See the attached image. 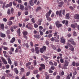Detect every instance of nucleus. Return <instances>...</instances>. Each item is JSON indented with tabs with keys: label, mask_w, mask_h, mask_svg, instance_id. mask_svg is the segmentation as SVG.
<instances>
[{
	"label": "nucleus",
	"mask_w": 79,
	"mask_h": 79,
	"mask_svg": "<svg viewBox=\"0 0 79 79\" xmlns=\"http://www.w3.org/2000/svg\"><path fill=\"white\" fill-rule=\"evenodd\" d=\"M68 42V43L67 44V45L70 48V50H71L72 51H74V47L71 45H76V42H74V41L71 40H69Z\"/></svg>",
	"instance_id": "obj_1"
},
{
	"label": "nucleus",
	"mask_w": 79,
	"mask_h": 79,
	"mask_svg": "<svg viewBox=\"0 0 79 79\" xmlns=\"http://www.w3.org/2000/svg\"><path fill=\"white\" fill-rule=\"evenodd\" d=\"M62 11L63 15H65V10H61L59 11L57 10L56 12V15H59L60 17H62Z\"/></svg>",
	"instance_id": "obj_2"
},
{
	"label": "nucleus",
	"mask_w": 79,
	"mask_h": 79,
	"mask_svg": "<svg viewBox=\"0 0 79 79\" xmlns=\"http://www.w3.org/2000/svg\"><path fill=\"white\" fill-rule=\"evenodd\" d=\"M40 67L39 68V69L40 71H41L42 69H45V65L44 64H41L40 65Z\"/></svg>",
	"instance_id": "obj_3"
},
{
	"label": "nucleus",
	"mask_w": 79,
	"mask_h": 79,
	"mask_svg": "<svg viewBox=\"0 0 79 79\" xmlns=\"http://www.w3.org/2000/svg\"><path fill=\"white\" fill-rule=\"evenodd\" d=\"M64 64V68L66 69H67V66H68V64H69V62L67 60H65Z\"/></svg>",
	"instance_id": "obj_4"
},
{
	"label": "nucleus",
	"mask_w": 79,
	"mask_h": 79,
	"mask_svg": "<svg viewBox=\"0 0 79 79\" xmlns=\"http://www.w3.org/2000/svg\"><path fill=\"white\" fill-rule=\"evenodd\" d=\"M56 26L58 28H59V27H62V24H60V22L58 21L56 23Z\"/></svg>",
	"instance_id": "obj_5"
},
{
	"label": "nucleus",
	"mask_w": 79,
	"mask_h": 79,
	"mask_svg": "<svg viewBox=\"0 0 79 79\" xmlns=\"http://www.w3.org/2000/svg\"><path fill=\"white\" fill-rule=\"evenodd\" d=\"M31 64V63L30 62H28L26 63V66L28 68L29 70L31 69V68H30V65Z\"/></svg>",
	"instance_id": "obj_6"
},
{
	"label": "nucleus",
	"mask_w": 79,
	"mask_h": 79,
	"mask_svg": "<svg viewBox=\"0 0 79 79\" xmlns=\"http://www.w3.org/2000/svg\"><path fill=\"white\" fill-rule=\"evenodd\" d=\"M52 13V10H50L48 12H47L46 14V18H47L48 17H49L50 16V14Z\"/></svg>",
	"instance_id": "obj_7"
},
{
	"label": "nucleus",
	"mask_w": 79,
	"mask_h": 79,
	"mask_svg": "<svg viewBox=\"0 0 79 79\" xmlns=\"http://www.w3.org/2000/svg\"><path fill=\"white\" fill-rule=\"evenodd\" d=\"M60 42L63 44H64L66 42L65 39L63 37H61L60 38Z\"/></svg>",
	"instance_id": "obj_8"
},
{
	"label": "nucleus",
	"mask_w": 79,
	"mask_h": 79,
	"mask_svg": "<svg viewBox=\"0 0 79 79\" xmlns=\"http://www.w3.org/2000/svg\"><path fill=\"white\" fill-rule=\"evenodd\" d=\"M73 17L75 19H79V14H75L74 16Z\"/></svg>",
	"instance_id": "obj_9"
},
{
	"label": "nucleus",
	"mask_w": 79,
	"mask_h": 79,
	"mask_svg": "<svg viewBox=\"0 0 79 79\" xmlns=\"http://www.w3.org/2000/svg\"><path fill=\"white\" fill-rule=\"evenodd\" d=\"M39 48L38 47H36L35 48V51L37 54H39Z\"/></svg>",
	"instance_id": "obj_10"
},
{
	"label": "nucleus",
	"mask_w": 79,
	"mask_h": 79,
	"mask_svg": "<svg viewBox=\"0 0 79 79\" xmlns=\"http://www.w3.org/2000/svg\"><path fill=\"white\" fill-rule=\"evenodd\" d=\"M29 4L30 6H33L34 4V0H31L29 2Z\"/></svg>",
	"instance_id": "obj_11"
},
{
	"label": "nucleus",
	"mask_w": 79,
	"mask_h": 79,
	"mask_svg": "<svg viewBox=\"0 0 79 79\" xmlns=\"http://www.w3.org/2000/svg\"><path fill=\"white\" fill-rule=\"evenodd\" d=\"M17 32L18 34V35L19 37H21V30L20 28H19L17 31Z\"/></svg>",
	"instance_id": "obj_12"
},
{
	"label": "nucleus",
	"mask_w": 79,
	"mask_h": 79,
	"mask_svg": "<svg viewBox=\"0 0 79 79\" xmlns=\"http://www.w3.org/2000/svg\"><path fill=\"white\" fill-rule=\"evenodd\" d=\"M1 59L2 60V62L4 63V64H7V62L6 61V60H5L4 58L2 57Z\"/></svg>",
	"instance_id": "obj_13"
},
{
	"label": "nucleus",
	"mask_w": 79,
	"mask_h": 79,
	"mask_svg": "<svg viewBox=\"0 0 79 79\" xmlns=\"http://www.w3.org/2000/svg\"><path fill=\"white\" fill-rule=\"evenodd\" d=\"M15 40H16V39H15V37H14L12 38L11 40H10V43H11V44L12 43H13L14 42H15Z\"/></svg>",
	"instance_id": "obj_14"
},
{
	"label": "nucleus",
	"mask_w": 79,
	"mask_h": 79,
	"mask_svg": "<svg viewBox=\"0 0 79 79\" xmlns=\"http://www.w3.org/2000/svg\"><path fill=\"white\" fill-rule=\"evenodd\" d=\"M40 10H42V7L41 6H39L37 7L35 11L37 12L39 11H40Z\"/></svg>",
	"instance_id": "obj_15"
},
{
	"label": "nucleus",
	"mask_w": 79,
	"mask_h": 79,
	"mask_svg": "<svg viewBox=\"0 0 79 79\" xmlns=\"http://www.w3.org/2000/svg\"><path fill=\"white\" fill-rule=\"evenodd\" d=\"M13 70L16 74H17L19 73V71H18V70L17 69V68H15Z\"/></svg>",
	"instance_id": "obj_16"
},
{
	"label": "nucleus",
	"mask_w": 79,
	"mask_h": 79,
	"mask_svg": "<svg viewBox=\"0 0 79 79\" xmlns=\"http://www.w3.org/2000/svg\"><path fill=\"white\" fill-rule=\"evenodd\" d=\"M65 18L67 19H69L70 18L69 17V13H67L66 15Z\"/></svg>",
	"instance_id": "obj_17"
},
{
	"label": "nucleus",
	"mask_w": 79,
	"mask_h": 79,
	"mask_svg": "<svg viewBox=\"0 0 79 79\" xmlns=\"http://www.w3.org/2000/svg\"><path fill=\"white\" fill-rule=\"evenodd\" d=\"M0 35L1 37H6V35H5V34H3V33H0Z\"/></svg>",
	"instance_id": "obj_18"
},
{
	"label": "nucleus",
	"mask_w": 79,
	"mask_h": 79,
	"mask_svg": "<svg viewBox=\"0 0 79 79\" xmlns=\"http://www.w3.org/2000/svg\"><path fill=\"white\" fill-rule=\"evenodd\" d=\"M34 37L36 39H40V36L39 35H34Z\"/></svg>",
	"instance_id": "obj_19"
},
{
	"label": "nucleus",
	"mask_w": 79,
	"mask_h": 79,
	"mask_svg": "<svg viewBox=\"0 0 79 79\" xmlns=\"http://www.w3.org/2000/svg\"><path fill=\"white\" fill-rule=\"evenodd\" d=\"M8 62L10 64H12V63L11 62V59H10V58L8 57Z\"/></svg>",
	"instance_id": "obj_20"
},
{
	"label": "nucleus",
	"mask_w": 79,
	"mask_h": 79,
	"mask_svg": "<svg viewBox=\"0 0 79 79\" xmlns=\"http://www.w3.org/2000/svg\"><path fill=\"white\" fill-rule=\"evenodd\" d=\"M70 26L72 27V28H73V29H75L76 28V25L74 24H71Z\"/></svg>",
	"instance_id": "obj_21"
},
{
	"label": "nucleus",
	"mask_w": 79,
	"mask_h": 79,
	"mask_svg": "<svg viewBox=\"0 0 79 79\" xmlns=\"http://www.w3.org/2000/svg\"><path fill=\"white\" fill-rule=\"evenodd\" d=\"M0 28H1L2 29H4V24H0Z\"/></svg>",
	"instance_id": "obj_22"
},
{
	"label": "nucleus",
	"mask_w": 79,
	"mask_h": 79,
	"mask_svg": "<svg viewBox=\"0 0 79 79\" xmlns=\"http://www.w3.org/2000/svg\"><path fill=\"white\" fill-rule=\"evenodd\" d=\"M6 34L7 35H9V34H10V30H8L6 32Z\"/></svg>",
	"instance_id": "obj_23"
},
{
	"label": "nucleus",
	"mask_w": 79,
	"mask_h": 79,
	"mask_svg": "<svg viewBox=\"0 0 79 79\" xmlns=\"http://www.w3.org/2000/svg\"><path fill=\"white\" fill-rule=\"evenodd\" d=\"M28 34V33H27V32L26 31H24L23 32V34L24 35H27Z\"/></svg>",
	"instance_id": "obj_24"
},
{
	"label": "nucleus",
	"mask_w": 79,
	"mask_h": 79,
	"mask_svg": "<svg viewBox=\"0 0 79 79\" xmlns=\"http://www.w3.org/2000/svg\"><path fill=\"white\" fill-rule=\"evenodd\" d=\"M24 6H23L21 5L20 6L19 8L20 10H24Z\"/></svg>",
	"instance_id": "obj_25"
},
{
	"label": "nucleus",
	"mask_w": 79,
	"mask_h": 79,
	"mask_svg": "<svg viewBox=\"0 0 79 79\" xmlns=\"http://www.w3.org/2000/svg\"><path fill=\"white\" fill-rule=\"evenodd\" d=\"M14 64L15 66H18V62L16 61H15Z\"/></svg>",
	"instance_id": "obj_26"
},
{
	"label": "nucleus",
	"mask_w": 79,
	"mask_h": 79,
	"mask_svg": "<svg viewBox=\"0 0 79 79\" xmlns=\"http://www.w3.org/2000/svg\"><path fill=\"white\" fill-rule=\"evenodd\" d=\"M10 13L11 14H13L14 13V9L13 8H12L10 10Z\"/></svg>",
	"instance_id": "obj_27"
},
{
	"label": "nucleus",
	"mask_w": 79,
	"mask_h": 79,
	"mask_svg": "<svg viewBox=\"0 0 79 79\" xmlns=\"http://www.w3.org/2000/svg\"><path fill=\"white\" fill-rule=\"evenodd\" d=\"M5 5H6V2H4L3 3V5H2V8L4 10H5Z\"/></svg>",
	"instance_id": "obj_28"
},
{
	"label": "nucleus",
	"mask_w": 79,
	"mask_h": 79,
	"mask_svg": "<svg viewBox=\"0 0 79 79\" xmlns=\"http://www.w3.org/2000/svg\"><path fill=\"white\" fill-rule=\"evenodd\" d=\"M12 22L11 21H9L8 22V24L9 26H11L12 24Z\"/></svg>",
	"instance_id": "obj_29"
},
{
	"label": "nucleus",
	"mask_w": 79,
	"mask_h": 79,
	"mask_svg": "<svg viewBox=\"0 0 79 79\" xmlns=\"http://www.w3.org/2000/svg\"><path fill=\"white\" fill-rule=\"evenodd\" d=\"M40 33V35H44V32L42 31L41 30H40L39 31Z\"/></svg>",
	"instance_id": "obj_30"
},
{
	"label": "nucleus",
	"mask_w": 79,
	"mask_h": 79,
	"mask_svg": "<svg viewBox=\"0 0 79 79\" xmlns=\"http://www.w3.org/2000/svg\"><path fill=\"white\" fill-rule=\"evenodd\" d=\"M25 45L26 47L27 48H29V44H28V43H27L26 44L24 43L23 45Z\"/></svg>",
	"instance_id": "obj_31"
},
{
	"label": "nucleus",
	"mask_w": 79,
	"mask_h": 79,
	"mask_svg": "<svg viewBox=\"0 0 79 79\" xmlns=\"http://www.w3.org/2000/svg\"><path fill=\"white\" fill-rule=\"evenodd\" d=\"M40 51L41 53H44V49L43 48H40Z\"/></svg>",
	"instance_id": "obj_32"
},
{
	"label": "nucleus",
	"mask_w": 79,
	"mask_h": 79,
	"mask_svg": "<svg viewBox=\"0 0 79 79\" xmlns=\"http://www.w3.org/2000/svg\"><path fill=\"white\" fill-rule=\"evenodd\" d=\"M34 27L35 28H37V27H39V25L36 24V23H35L34 24Z\"/></svg>",
	"instance_id": "obj_33"
},
{
	"label": "nucleus",
	"mask_w": 79,
	"mask_h": 79,
	"mask_svg": "<svg viewBox=\"0 0 79 79\" xmlns=\"http://www.w3.org/2000/svg\"><path fill=\"white\" fill-rule=\"evenodd\" d=\"M34 66H36L37 65V61L36 60H34L33 62Z\"/></svg>",
	"instance_id": "obj_34"
},
{
	"label": "nucleus",
	"mask_w": 79,
	"mask_h": 79,
	"mask_svg": "<svg viewBox=\"0 0 79 79\" xmlns=\"http://www.w3.org/2000/svg\"><path fill=\"white\" fill-rule=\"evenodd\" d=\"M38 72H39V71H38V70H35L34 72V73L35 74H37V73H38Z\"/></svg>",
	"instance_id": "obj_35"
},
{
	"label": "nucleus",
	"mask_w": 79,
	"mask_h": 79,
	"mask_svg": "<svg viewBox=\"0 0 79 79\" xmlns=\"http://www.w3.org/2000/svg\"><path fill=\"white\" fill-rule=\"evenodd\" d=\"M46 18H47V20H48V21H52V18L50 17H46Z\"/></svg>",
	"instance_id": "obj_36"
},
{
	"label": "nucleus",
	"mask_w": 79,
	"mask_h": 79,
	"mask_svg": "<svg viewBox=\"0 0 79 79\" xmlns=\"http://www.w3.org/2000/svg\"><path fill=\"white\" fill-rule=\"evenodd\" d=\"M60 61L61 63H63L64 62V59L61 58L60 60Z\"/></svg>",
	"instance_id": "obj_37"
},
{
	"label": "nucleus",
	"mask_w": 79,
	"mask_h": 79,
	"mask_svg": "<svg viewBox=\"0 0 79 79\" xmlns=\"http://www.w3.org/2000/svg\"><path fill=\"white\" fill-rule=\"evenodd\" d=\"M56 50L58 52H60L61 51V48H58L57 49H56Z\"/></svg>",
	"instance_id": "obj_38"
},
{
	"label": "nucleus",
	"mask_w": 79,
	"mask_h": 79,
	"mask_svg": "<svg viewBox=\"0 0 79 79\" xmlns=\"http://www.w3.org/2000/svg\"><path fill=\"white\" fill-rule=\"evenodd\" d=\"M16 2H18L19 3H22V1L21 0H15Z\"/></svg>",
	"instance_id": "obj_39"
},
{
	"label": "nucleus",
	"mask_w": 79,
	"mask_h": 79,
	"mask_svg": "<svg viewBox=\"0 0 79 79\" xmlns=\"http://www.w3.org/2000/svg\"><path fill=\"white\" fill-rule=\"evenodd\" d=\"M7 14H8V15H10V14H11V13H10V9L8 10Z\"/></svg>",
	"instance_id": "obj_40"
},
{
	"label": "nucleus",
	"mask_w": 79,
	"mask_h": 79,
	"mask_svg": "<svg viewBox=\"0 0 79 79\" xmlns=\"http://www.w3.org/2000/svg\"><path fill=\"white\" fill-rule=\"evenodd\" d=\"M43 57L45 58V60H48V57L45 56L44 55H43Z\"/></svg>",
	"instance_id": "obj_41"
},
{
	"label": "nucleus",
	"mask_w": 79,
	"mask_h": 79,
	"mask_svg": "<svg viewBox=\"0 0 79 79\" xmlns=\"http://www.w3.org/2000/svg\"><path fill=\"white\" fill-rule=\"evenodd\" d=\"M68 21L66 20V22H65V26H68Z\"/></svg>",
	"instance_id": "obj_42"
},
{
	"label": "nucleus",
	"mask_w": 79,
	"mask_h": 79,
	"mask_svg": "<svg viewBox=\"0 0 79 79\" xmlns=\"http://www.w3.org/2000/svg\"><path fill=\"white\" fill-rule=\"evenodd\" d=\"M76 63L75 62L73 61L72 62V65L73 66H76Z\"/></svg>",
	"instance_id": "obj_43"
},
{
	"label": "nucleus",
	"mask_w": 79,
	"mask_h": 79,
	"mask_svg": "<svg viewBox=\"0 0 79 79\" xmlns=\"http://www.w3.org/2000/svg\"><path fill=\"white\" fill-rule=\"evenodd\" d=\"M58 34V32L57 31H55V33H54V36L55 37V36H56V35H57V34Z\"/></svg>",
	"instance_id": "obj_44"
},
{
	"label": "nucleus",
	"mask_w": 79,
	"mask_h": 79,
	"mask_svg": "<svg viewBox=\"0 0 79 79\" xmlns=\"http://www.w3.org/2000/svg\"><path fill=\"white\" fill-rule=\"evenodd\" d=\"M10 30L12 32H13L14 31V30H13V27H11L10 28Z\"/></svg>",
	"instance_id": "obj_45"
},
{
	"label": "nucleus",
	"mask_w": 79,
	"mask_h": 79,
	"mask_svg": "<svg viewBox=\"0 0 79 79\" xmlns=\"http://www.w3.org/2000/svg\"><path fill=\"white\" fill-rule=\"evenodd\" d=\"M14 48L11 47L10 49V51L11 52H14Z\"/></svg>",
	"instance_id": "obj_46"
},
{
	"label": "nucleus",
	"mask_w": 79,
	"mask_h": 79,
	"mask_svg": "<svg viewBox=\"0 0 79 79\" xmlns=\"http://www.w3.org/2000/svg\"><path fill=\"white\" fill-rule=\"evenodd\" d=\"M31 20V22L32 23H35V22L34 21V18L32 19Z\"/></svg>",
	"instance_id": "obj_47"
},
{
	"label": "nucleus",
	"mask_w": 79,
	"mask_h": 79,
	"mask_svg": "<svg viewBox=\"0 0 79 79\" xmlns=\"http://www.w3.org/2000/svg\"><path fill=\"white\" fill-rule=\"evenodd\" d=\"M52 34H49V35H48V37H49V38H50V37H52Z\"/></svg>",
	"instance_id": "obj_48"
},
{
	"label": "nucleus",
	"mask_w": 79,
	"mask_h": 79,
	"mask_svg": "<svg viewBox=\"0 0 79 79\" xmlns=\"http://www.w3.org/2000/svg\"><path fill=\"white\" fill-rule=\"evenodd\" d=\"M49 64L51 66H53L54 65L53 63V62H52V61L49 62Z\"/></svg>",
	"instance_id": "obj_49"
},
{
	"label": "nucleus",
	"mask_w": 79,
	"mask_h": 79,
	"mask_svg": "<svg viewBox=\"0 0 79 79\" xmlns=\"http://www.w3.org/2000/svg\"><path fill=\"white\" fill-rule=\"evenodd\" d=\"M52 47L53 48V50H56V47H55V46H54L53 45H52Z\"/></svg>",
	"instance_id": "obj_50"
},
{
	"label": "nucleus",
	"mask_w": 79,
	"mask_h": 79,
	"mask_svg": "<svg viewBox=\"0 0 79 79\" xmlns=\"http://www.w3.org/2000/svg\"><path fill=\"white\" fill-rule=\"evenodd\" d=\"M69 8L71 10H74V8L72 6H70L69 7Z\"/></svg>",
	"instance_id": "obj_51"
},
{
	"label": "nucleus",
	"mask_w": 79,
	"mask_h": 79,
	"mask_svg": "<svg viewBox=\"0 0 79 79\" xmlns=\"http://www.w3.org/2000/svg\"><path fill=\"white\" fill-rule=\"evenodd\" d=\"M24 14H25V15H28V14H29V12L27 11H25L24 12Z\"/></svg>",
	"instance_id": "obj_52"
},
{
	"label": "nucleus",
	"mask_w": 79,
	"mask_h": 79,
	"mask_svg": "<svg viewBox=\"0 0 79 79\" xmlns=\"http://www.w3.org/2000/svg\"><path fill=\"white\" fill-rule=\"evenodd\" d=\"M15 19V17H11L10 18V20H13Z\"/></svg>",
	"instance_id": "obj_53"
},
{
	"label": "nucleus",
	"mask_w": 79,
	"mask_h": 79,
	"mask_svg": "<svg viewBox=\"0 0 79 79\" xmlns=\"http://www.w3.org/2000/svg\"><path fill=\"white\" fill-rule=\"evenodd\" d=\"M3 49L4 50H8V48L7 47H5Z\"/></svg>",
	"instance_id": "obj_54"
},
{
	"label": "nucleus",
	"mask_w": 79,
	"mask_h": 79,
	"mask_svg": "<svg viewBox=\"0 0 79 79\" xmlns=\"http://www.w3.org/2000/svg\"><path fill=\"white\" fill-rule=\"evenodd\" d=\"M73 35L74 36H77V34H76V32L75 31L73 32Z\"/></svg>",
	"instance_id": "obj_55"
},
{
	"label": "nucleus",
	"mask_w": 79,
	"mask_h": 79,
	"mask_svg": "<svg viewBox=\"0 0 79 79\" xmlns=\"http://www.w3.org/2000/svg\"><path fill=\"white\" fill-rule=\"evenodd\" d=\"M51 41H52V42H54V41H55V39H54V38L52 37L51 39Z\"/></svg>",
	"instance_id": "obj_56"
},
{
	"label": "nucleus",
	"mask_w": 79,
	"mask_h": 79,
	"mask_svg": "<svg viewBox=\"0 0 79 79\" xmlns=\"http://www.w3.org/2000/svg\"><path fill=\"white\" fill-rule=\"evenodd\" d=\"M12 27L14 28V29H16L18 27V26H14Z\"/></svg>",
	"instance_id": "obj_57"
},
{
	"label": "nucleus",
	"mask_w": 79,
	"mask_h": 79,
	"mask_svg": "<svg viewBox=\"0 0 79 79\" xmlns=\"http://www.w3.org/2000/svg\"><path fill=\"white\" fill-rule=\"evenodd\" d=\"M23 38L25 39L26 40H27V36L26 35H24Z\"/></svg>",
	"instance_id": "obj_58"
},
{
	"label": "nucleus",
	"mask_w": 79,
	"mask_h": 79,
	"mask_svg": "<svg viewBox=\"0 0 79 79\" xmlns=\"http://www.w3.org/2000/svg\"><path fill=\"white\" fill-rule=\"evenodd\" d=\"M39 29H40V30H42V29H43V27L41 26H40L39 27Z\"/></svg>",
	"instance_id": "obj_59"
},
{
	"label": "nucleus",
	"mask_w": 79,
	"mask_h": 79,
	"mask_svg": "<svg viewBox=\"0 0 79 79\" xmlns=\"http://www.w3.org/2000/svg\"><path fill=\"white\" fill-rule=\"evenodd\" d=\"M29 74H30V72H28L27 73V75L26 76H28L29 75Z\"/></svg>",
	"instance_id": "obj_60"
},
{
	"label": "nucleus",
	"mask_w": 79,
	"mask_h": 79,
	"mask_svg": "<svg viewBox=\"0 0 79 79\" xmlns=\"http://www.w3.org/2000/svg\"><path fill=\"white\" fill-rule=\"evenodd\" d=\"M31 69H34V66L33 65H31Z\"/></svg>",
	"instance_id": "obj_61"
},
{
	"label": "nucleus",
	"mask_w": 79,
	"mask_h": 79,
	"mask_svg": "<svg viewBox=\"0 0 79 79\" xmlns=\"http://www.w3.org/2000/svg\"><path fill=\"white\" fill-rule=\"evenodd\" d=\"M12 3L11 2H10L9 3V4L10 6H12Z\"/></svg>",
	"instance_id": "obj_62"
},
{
	"label": "nucleus",
	"mask_w": 79,
	"mask_h": 79,
	"mask_svg": "<svg viewBox=\"0 0 79 79\" xmlns=\"http://www.w3.org/2000/svg\"><path fill=\"white\" fill-rule=\"evenodd\" d=\"M56 79H60V76H59V75L56 76Z\"/></svg>",
	"instance_id": "obj_63"
},
{
	"label": "nucleus",
	"mask_w": 79,
	"mask_h": 79,
	"mask_svg": "<svg viewBox=\"0 0 79 79\" xmlns=\"http://www.w3.org/2000/svg\"><path fill=\"white\" fill-rule=\"evenodd\" d=\"M70 78H71V77H69V75L67 76L66 77L67 79H70Z\"/></svg>",
	"instance_id": "obj_64"
}]
</instances>
